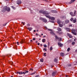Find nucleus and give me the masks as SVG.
<instances>
[{
    "instance_id": "nucleus-16",
    "label": "nucleus",
    "mask_w": 77,
    "mask_h": 77,
    "mask_svg": "<svg viewBox=\"0 0 77 77\" xmlns=\"http://www.w3.org/2000/svg\"><path fill=\"white\" fill-rule=\"evenodd\" d=\"M57 23L58 24H60L61 23H60V20L58 19L57 21Z\"/></svg>"
},
{
    "instance_id": "nucleus-22",
    "label": "nucleus",
    "mask_w": 77,
    "mask_h": 77,
    "mask_svg": "<svg viewBox=\"0 0 77 77\" xmlns=\"http://www.w3.org/2000/svg\"><path fill=\"white\" fill-rule=\"evenodd\" d=\"M24 40H21V41L20 42V44H23V43H24Z\"/></svg>"
},
{
    "instance_id": "nucleus-61",
    "label": "nucleus",
    "mask_w": 77,
    "mask_h": 77,
    "mask_svg": "<svg viewBox=\"0 0 77 77\" xmlns=\"http://www.w3.org/2000/svg\"><path fill=\"white\" fill-rule=\"evenodd\" d=\"M42 44H41V46H42Z\"/></svg>"
},
{
    "instance_id": "nucleus-43",
    "label": "nucleus",
    "mask_w": 77,
    "mask_h": 77,
    "mask_svg": "<svg viewBox=\"0 0 77 77\" xmlns=\"http://www.w3.org/2000/svg\"><path fill=\"white\" fill-rule=\"evenodd\" d=\"M35 72L33 73H32V74H30V75H33V74H35Z\"/></svg>"
},
{
    "instance_id": "nucleus-47",
    "label": "nucleus",
    "mask_w": 77,
    "mask_h": 77,
    "mask_svg": "<svg viewBox=\"0 0 77 77\" xmlns=\"http://www.w3.org/2000/svg\"><path fill=\"white\" fill-rule=\"evenodd\" d=\"M17 45H19V42H17Z\"/></svg>"
},
{
    "instance_id": "nucleus-20",
    "label": "nucleus",
    "mask_w": 77,
    "mask_h": 77,
    "mask_svg": "<svg viewBox=\"0 0 77 77\" xmlns=\"http://www.w3.org/2000/svg\"><path fill=\"white\" fill-rule=\"evenodd\" d=\"M61 18L62 19H65V18H66V17L65 16H61Z\"/></svg>"
},
{
    "instance_id": "nucleus-25",
    "label": "nucleus",
    "mask_w": 77,
    "mask_h": 77,
    "mask_svg": "<svg viewBox=\"0 0 77 77\" xmlns=\"http://www.w3.org/2000/svg\"><path fill=\"white\" fill-rule=\"evenodd\" d=\"M68 23H69V20H66V24Z\"/></svg>"
},
{
    "instance_id": "nucleus-57",
    "label": "nucleus",
    "mask_w": 77,
    "mask_h": 77,
    "mask_svg": "<svg viewBox=\"0 0 77 77\" xmlns=\"http://www.w3.org/2000/svg\"><path fill=\"white\" fill-rule=\"evenodd\" d=\"M45 36L44 35V36H43V38H45Z\"/></svg>"
},
{
    "instance_id": "nucleus-51",
    "label": "nucleus",
    "mask_w": 77,
    "mask_h": 77,
    "mask_svg": "<svg viewBox=\"0 0 77 77\" xmlns=\"http://www.w3.org/2000/svg\"><path fill=\"white\" fill-rule=\"evenodd\" d=\"M39 44H40V43H38V45H39Z\"/></svg>"
},
{
    "instance_id": "nucleus-38",
    "label": "nucleus",
    "mask_w": 77,
    "mask_h": 77,
    "mask_svg": "<svg viewBox=\"0 0 77 77\" xmlns=\"http://www.w3.org/2000/svg\"><path fill=\"white\" fill-rule=\"evenodd\" d=\"M44 47L45 48L47 47V45H44Z\"/></svg>"
},
{
    "instance_id": "nucleus-33",
    "label": "nucleus",
    "mask_w": 77,
    "mask_h": 77,
    "mask_svg": "<svg viewBox=\"0 0 77 77\" xmlns=\"http://www.w3.org/2000/svg\"><path fill=\"white\" fill-rule=\"evenodd\" d=\"M43 50L44 51L45 50V51H47V49H46V48H44L43 49Z\"/></svg>"
},
{
    "instance_id": "nucleus-42",
    "label": "nucleus",
    "mask_w": 77,
    "mask_h": 77,
    "mask_svg": "<svg viewBox=\"0 0 77 77\" xmlns=\"http://www.w3.org/2000/svg\"><path fill=\"white\" fill-rule=\"evenodd\" d=\"M77 40V39L76 38H75L74 39V41H75Z\"/></svg>"
},
{
    "instance_id": "nucleus-40",
    "label": "nucleus",
    "mask_w": 77,
    "mask_h": 77,
    "mask_svg": "<svg viewBox=\"0 0 77 77\" xmlns=\"http://www.w3.org/2000/svg\"><path fill=\"white\" fill-rule=\"evenodd\" d=\"M44 55L45 56H46V53H44Z\"/></svg>"
},
{
    "instance_id": "nucleus-54",
    "label": "nucleus",
    "mask_w": 77,
    "mask_h": 77,
    "mask_svg": "<svg viewBox=\"0 0 77 77\" xmlns=\"http://www.w3.org/2000/svg\"><path fill=\"white\" fill-rule=\"evenodd\" d=\"M36 35H37L38 36L39 35V34H37V33H36Z\"/></svg>"
},
{
    "instance_id": "nucleus-63",
    "label": "nucleus",
    "mask_w": 77,
    "mask_h": 77,
    "mask_svg": "<svg viewBox=\"0 0 77 77\" xmlns=\"http://www.w3.org/2000/svg\"><path fill=\"white\" fill-rule=\"evenodd\" d=\"M39 36H40V37H41V35H39Z\"/></svg>"
},
{
    "instance_id": "nucleus-64",
    "label": "nucleus",
    "mask_w": 77,
    "mask_h": 77,
    "mask_svg": "<svg viewBox=\"0 0 77 77\" xmlns=\"http://www.w3.org/2000/svg\"><path fill=\"white\" fill-rule=\"evenodd\" d=\"M11 77H13V76H11Z\"/></svg>"
},
{
    "instance_id": "nucleus-6",
    "label": "nucleus",
    "mask_w": 77,
    "mask_h": 77,
    "mask_svg": "<svg viewBox=\"0 0 77 77\" xmlns=\"http://www.w3.org/2000/svg\"><path fill=\"white\" fill-rule=\"evenodd\" d=\"M65 25V24H64V22H61V23L60 24H59V27H62L63 26V25Z\"/></svg>"
},
{
    "instance_id": "nucleus-23",
    "label": "nucleus",
    "mask_w": 77,
    "mask_h": 77,
    "mask_svg": "<svg viewBox=\"0 0 77 77\" xmlns=\"http://www.w3.org/2000/svg\"><path fill=\"white\" fill-rule=\"evenodd\" d=\"M42 42H45V39H43L42 40Z\"/></svg>"
},
{
    "instance_id": "nucleus-41",
    "label": "nucleus",
    "mask_w": 77,
    "mask_h": 77,
    "mask_svg": "<svg viewBox=\"0 0 77 77\" xmlns=\"http://www.w3.org/2000/svg\"><path fill=\"white\" fill-rule=\"evenodd\" d=\"M11 7L12 8H13V9H15V7H14L13 6H12Z\"/></svg>"
},
{
    "instance_id": "nucleus-45",
    "label": "nucleus",
    "mask_w": 77,
    "mask_h": 77,
    "mask_svg": "<svg viewBox=\"0 0 77 77\" xmlns=\"http://www.w3.org/2000/svg\"><path fill=\"white\" fill-rule=\"evenodd\" d=\"M48 30H49V31H51V29H48Z\"/></svg>"
},
{
    "instance_id": "nucleus-19",
    "label": "nucleus",
    "mask_w": 77,
    "mask_h": 77,
    "mask_svg": "<svg viewBox=\"0 0 77 77\" xmlns=\"http://www.w3.org/2000/svg\"><path fill=\"white\" fill-rule=\"evenodd\" d=\"M65 29L67 32H69V31L70 30V29H69V28H66Z\"/></svg>"
},
{
    "instance_id": "nucleus-52",
    "label": "nucleus",
    "mask_w": 77,
    "mask_h": 77,
    "mask_svg": "<svg viewBox=\"0 0 77 77\" xmlns=\"http://www.w3.org/2000/svg\"><path fill=\"white\" fill-rule=\"evenodd\" d=\"M57 33H59V34H60V33H59V32H57Z\"/></svg>"
},
{
    "instance_id": "nucleus-28",
    "label": "nucleus",
    "mask_w": 77,
    "mask_h": 77,
    "mask_svg": "<svg viewBox=\"0 0 77 77\" xmlns=\"http://www.w3.org/2000/svg\"><path fill=\"white\" fill-rule=\"evenodd\" d=\"M17 46H15L14 47V48H15V49L17 50Z\"/></svg>"
},
{
    "instance_id": "nucleus-37",
    "label": "nucleus",
    "mask_w": 77,
    "mask_h": 77,
    "mask_svg": "<svg viewBox=\"0 0 77 77\" xmlns=\"http://www.w3.org/2000/svg\"><path fill=\"white\" fill-rule=\"evenodd\" d=\"M75 14H76V11H75L74 12V15H75Z\"/></svg>"
},
{
    "instance_id": "nucleus-26",
    "label": "nucleus",
    "mask_w": 77,
    "mask_h": 77,
    "mask_svg": "<svg viewBox=\"0 0 77 77\" xmlns=\"http://www.w3.org/2000/svg\"><path fill=\"white\" fill-rule=\"evenodd\" d=\"M70 21H73L74 20V19L73 18H72L70 20Z\"/></svg>"
},
{
    "instance_id": "nucleus-5",
    "label": "nucleus",
    "mask_w": 77,
    "mask_h": 77,
    "mask_svg": "<svg viewBox=\"0 0 77 77\" xmlns=\"http://www.w3.org/2000/svg\"><path fill=\"white\" fill-rule=\"evenodd\" d=\"M55 38L56 39H58V41H59V42H60V41H62V39L61 38H59L58 37H57V35L55 36Z\"/></svg>"
},
{
    "instance_id": "nucleus-53",
    "label": "nucleus",
    "mask_w": 77,
    "mask_h": 77,
    "mask_svg": "<svg viewBox=\"0 0 77 77\" xmlns=\"http://www.w3.org/2000/svg\"><path fill=\"white\" fill-rule=\"evenodd\" d=\"M6 24L7 23H5V24H4L3 26H6Z\"/></svg>"
},
{
    "instance_id": "nucleus-27",
    "label": "nucleus",
    "mask_w": 77,
    "mask_h": 77,
    "mask_svg": "<svg viewBox=\"0 0 77 77\" xmlns=\"http://www.w3.org/2000/svg\"><path fill=\"white\" fill-rule=\"evenodd\" d=\"M32 27L29 28V31H31V30H32Z\"/></svg>"
},
{
    "instance_id": "nucleus-49",
    "label": "nucleus",
    "mask_w": 77,
    "mask_h": 77,
    "mask_svg": "<svg viewBox=\"0 0 77 77\" xmlns=\"http://www.w3.org/2000/svg\"><path fill=\"white\" fill-rule=\"evenodd\" d=\"M30 70H31V71H33V69H30Z\"/></svg>"
},
{
    "instance_id": "nucleus-3",
    "label": "nucleus",
    "mask_w": 77,
    "mask_h": 77,
    "mask_svg": "<svg viewBox=\"0 0 77 77\" xmlns=\"http://www.w3.org/2000/svg\"><path fill=\"white\" fill-rule=\"evenodd\" d=\"M29 71H25L24 72H17V74H25L26 73H27Z\"/></svg>"
},
{
    "instance_id": "nucleus-9",
    "label": "nucleus",
    "mask_w": 77,
    "mask_h": 77,
    "mask_svg": "<svg viewBox=\"0 0 77 77\" xmlns=\"http://www.w3.org/2000/svg\"><path fill=\"white\" fill-rule=\"evenodd\" d=\"M67 35L70 38H72V35H71L70 34L67 33Z\"/></svg>"
},
{
    "instance_id": "nucleus-35",
    "label": "nucleus",
    "mask_w": 77,
    "mask_h": 77,
    "mask_svg": "<svg viewBox=\"0 0 77 77\" xmlns=\"http://www.w3.org/2000/svg\"><path fill=\"white\" fill-rule=\"evenodd\" d=\"M71 64H68L67 66H71Z\"/></svg>"
},
{
    "instance_id": "nucleus-58",
    "label": "nucleus",
    "mask_w": 77,
    "mask_h": 77,
    "mask_svg": "<svg viewBox=\"0 0 77 77\" xmlns=\"http://www.w3.org/2000/svg\"><path fill=\"white\" fill-rule=\"evenodd\" d=\"M30 41H31V42H32V40H30Z\"/></svg>"
},
{
    "instance_id": "nucleus-44",
    "label": "nucleus",
    "mask_w": 77,
    "mask_h": 77,
    "mask_svg": "<svg viewBox=\"0 0 77 77\" xmlns=\"http://www.w3.org/2000/svg\"><path fill=\"white\" fill-rule=\"evenodd\" d=\"M69 27H72V24L69 25Z\"/></svg>"
},
{
    "instance_id": "nucleus-2",
    "label": "nucleus",
    "mask_w": 77,
    "mask_h": 77,
    "mask_svg": "<svg viewBox=\"0 0 77 77\" xmlns=\"http://www.w3.org/2000/svg\"><path fill=\"white\" fill-rule=\"evenodd\" d=\"M10 10H11V9L9 7H7V6H5L4 7L2 10V12H6V11L7 12H9Z\"/></svg>"
},
{
    "instance_id": "nucleus-32",
    "label": "nucleus",
    "mask_w": 77,
    "mask_h": 77,
    "mask_svg": "<svg viewBox=\"0 0 77 77\" xmlns=\"http://www.w3.org/2000/svg\"><path fill=\"white\" fill-rule=\"evenodd\" d=\"M50 50H51H51H53V48H52V46H51L50 47Z\"/></svg>"
},
{
    "instance_id": "nucleus-62",
    "label": "nucleus",
    "mask_w": 77,
    "mask_h": 77,
    "mask_svg": "<svg viewBox=\"0 0 77 77\" xmlns=\"http://www.w3.org/2000/svg\"><path fill=\"white\" fill-rule=\"evenodd\" d=\"M37 32H38V30H37Z\"/></svg>"
},
{
    "instance_id": "nucleus-18",
    "label": "nucleus",
    "mask_w": 77,
    "mask_h": 77,
    "mask_svg": "<svg viewBox=\"0 0 77 77\" xmlns=\"http://www.w3.org/2000/svg\"><path fill=\"white\" fill-rule=\"evenodd\" d=\"M57 30L59 32H60V31H62V29H61V28H57Z\"/></svg>"
},
{
    "instance_id": "nucleus-31",
    "label": "nucleus",
    "mask_w": 77,
    "mask_h": 77,
    "mask_svg": "<svg viewBox=\"0 0 77 77\" xmlns=\"http://www.w3.org/2000/svg\"><path fill=\"white\" fill-rule=\"evenodd\" d=\"M27 26L28 27V28H27V29H28V30H29V24H28L27 25Z\"/></svg>"
},
{
    "instance_id": "nucleus-56",
    "label": "nucleus",
    "mask_w": 77,
    "mask_h": 77,
    "mask_svg": "<svg viewBox=\"0 0 77 77\" xmlns=\"http://www.w3.org/2000/svg\"><path fill=\"white\" fill-rule=\"evenodd\" d=\"M34 32H36V30H34Z\"/></svg>"
},
{
    "instance_id": "nucleus-11",
    "label": "nucleus",
    "mask_w": 77,
    "mask_h": 77,
    "mask_svg": "<svg viewBox=\"0 0 77 77\" xmlns=\"http://www.w3.org/2000/svg\"><path fill=\"white\" fill-rule=\"evenodd\" d=\"M76 0H71V1L70 2H69V4H71V3H73L74 2H75Z\"/></svg>"
},
{
    "instance_id": "nucleus-39",
    "label": "nucleus",
    "mask_w": 77,
    "mask_h": 77,
    "mask_svg": "<svg viewBox=\"0 0 77 77\" xmlns=\"http://www.w3.org/2000/svg\"><path fill=\"white\" fill-rule=\"evenodd\" d=\"M22 24H23V25H24V24H25V23L23 22H21Z\"/></svg>"
},
{
    "instance_id": "nucleus-30",
    "label": "nucleus",
    "mask_w": 77,
    "mask_h": 77,
    "mask_svg": "<svg viewBox=\"0 0 77 77\" xmlns=\"http://www.w3.org/2000/svg\"><path fill=\"white\" fill-rule=\"evenodd\" d=\"M10 63H11V65H12L13 64V62L12 61L10 62Z\"/></svg>"
},
{
    "instance_id": "nucleus-15",
    "label": "nucleus",
    "mask_w": 77,
    "mask_h": 77,
    "mask_svg": "<svg viewBox=\"0 0 77 77\" xmlns=\"http://www.w3.org/2000/svg\"><path fill=\"white\" fill-rule=\"evenodd\" d=\"M70 14L71 15V16H72V17H74L75 16V15L73 14V13L72 12H71L70 13Z\"/></svg>"
},
{
    "instance_id": "nucleus-1",
    "label": "nucleus",
    "mask_w": 77,
    "mask_h": 77,
    "mask_svg": "<svg viewBox=\"0 0 77 77\" xmlns=\"http://www.w3.org/2000/svg\"><path fill=\"white\" fill-rule=\"evenodd\" d=\"M39 13L43 14H45L46 17L47 18H50L51 20H55V18H54V17H51L50 16L47 15H49V14H50V13H48V12H47V11H42V10H40L39 11Z\"/></svg>"
},
{
    "instance_id": "nucleus-14",
    "label": "nucleus",
    "mask_w": 77,
    "mask_h": 77,
    "mask_svg": "<svg viewBox=\"0 0 77 77\" xmlns=\"http://www.w3.org/2000/svg\"><path fill=\"white\" fill-rule=\"evenodd\" d=\"M51 13H57V11L54 10H51Z\"/></svg>"
},
{
    "instance_id": "nucleus-21",
    "label": "nucleus",
    "mask_w": 77,
    "mask_h": 77,
    "mask_svg": "<svg viewBox=\"0 0 77 77\" xmlns=\"http://www.w3.org/2000/svg\"><path fill=\"white\" fill-rule=\"evenodd\" d=\"M54 62H57V58H55L54 59Z\"/></svg>"
},
{
    "instance_id": "nucleus-8",
    "label": "nucleus",
    "mask_w": 77,
    "mask_h": 77,
    "mask_svg": "<svg viewBox=\"0 0 77 77\" xmlns=\"http://www.w3.org/2000/svg\"><path fill=\"white\" fill-rule=\"evenodd\" d=\"M58 44L59 46H60V47H63V45L60 42H58Z\"/></svg>"
},
{
    "instance_id": "nucleus-13",
    "label": "nucleus",
    "mask_w": 77,
    "mask_h": 77,
    "mask_svg": "<svg viewBox=\"0 0 77 77\" xmlns=\"http://www.w3.org/2000/svg\"><path fill=\"white\" fill-rule=\"evenodd\" d=\"M56 74V72H53L52 74V76H54Z\"/></svg>"
},
{
    "instance_id": "nucleus-60",
    "label": "nucleus",
    "mask_w": 77,
    "mask_h": 77,
    "mask_svg": "<svg viewBox=\"0 0 77 77\" xmlns=\"http://www.w3.org/2000/svg\"><path fill=\"white\" fill-rule=\"evenodd\" d=\"M37 42H38V41H36V43H37Z\"/></svg>"
},
{
    "instance_id": "nucleus-24",
    "label": "nucleus",
    "mask_w": 77,
    "mask_h": 77,
    "mask_svg": "<svg viewBox=\"0 0 77 77\" xmlns=\"http://www.w3.org/2000/svg\"><path fill=\"white\" fill-rule=\"evenodd\" d=\"M73 23H76V19L75 18L74 20H73Z\"/></svg>"
},
{
    "instance_id": "nucleus-4",
    "label": "nucleus",
    "mask_w": 77,
    "mask_h": 77,
    "mask_svg": "<svg viewBox=\"0 0 77 77\" xmlns=\"http://www.w3.org/2000/svg\"><path fill=\"white\" fill-rule=\"evenodd\" d=\"M76 31L74 29H72V33L74 35H77V33L75 32Z\"/></svg>"
},
{
    "instance_id": "nucleus-46",
    "label": "nucleus",
    "mask_w": 77,
    "mask_h": 77,
    "mask_svg": "<svg viewBox=\"0 0 77 77\" xmlns=\"http://www.w3.org/2000/svg\"><path fill=\"white\" fill-rule=\"evenodd\" d=\"M5 56H3L2 57V58H3V59H4V58H5Z\"/></svg>"
},
{
    "instance_id": "nucleus-36",
    "label": "nucleus",
    "mask_w": 77,
    "mask_h": 77,
    "mask_svg": "<svg viewBox=\"0 0 77 77\" xmlns=\"http://www.w3.org/2000/svg\"><path fill=\"white\" fill-rule=\"evenodd\" d=\"M72 44V45H74L75 44V42H73Z\"/></svg>"
},
{
    "instance_id": "nucleus-12",
    "label": "nucleus",
    "mask_w": 77,
    "mask_h": 77,
    "mask_svg": "<svg viewBox=\"0 0 77 77\" xmlns=\"http://www.w3.org/2000/svg\"><path fill=\"white\" fill-rule=\"evenodd\" d=\"M60 56H61L62 57H63L64 56H65V54L61 52L60 53Z\"/></svg>"
},
{
    "instance_id": "nucleus-48",
    "label": "nucleus",
    "mask_w": 77,
    "mask_h": 77,
    "mask_svg": "<svg viewBox=\"0 0 77 77\" xmlns=\"http://www.w3.org/2000/svg\"><path fill=\"white\" fill-rule=\"evenodd\" d=\"M39 77V75H37L36 76H35V77Z\"/></svg>"
},
{
    "instance_id": "nucleus-10",
    "label": "nucleus",
    "mask_w": 77,
    "mask_h": 77,
    "mask_svg": "<svg viewBox=\"0 0 77 77\" xmlns=\"http://www.w3.org/2000/svg\"><path fill=\"white\" fill-rule=\"evenodd\" d=\"M17 3L18 5H19L20 4H21V1L20 0H18L17 1Z\"/></svg>"
},
{
    "instance_id": "nucleus-55",
    "label": "nucleus",
    "mask_w": 77,
    "mask_h": 77,
    "mask_svg": "<svg viewBox=\"0 0 77 77\" xmlns=\"http://www.w3.org/2000/svg\"><path fill=\"white\" fill-rule=\"evenodd\" d=\"M66 77H67L68 76V75H66Z\"/></svg>"
},
{
    "instance_id": "nucleus-7",
    "label": "nucleus",
    "mask_w": 77,
    "mask_h": 77,
    "mask_svg": "<svg viewBox=\"0 0 77 77\" xmlns=\"http://www.w3.org/2000/svg\"><path fill=\"white\" fill-rule=\"evenodd\" d=\"M40 20H42L43 22H44V23H47V19H42V18H40Z\"/></svg>"
},
{
    "instance_id": "nucleus-34",
    "label": "nucleus",
    "mask_w": 77,
    "mask_h": 77,
    "mask_svg": "<svg viewBox=\"0 0 77 77\" xmlns=\"http://www.w3.org/2000/svg\"><path fill=\"white\" fill-rule=\"evenodd\" d=\"M40 61L41 62H43V59H41L40 60Z\"/></svg>"
},
{
    "instance_id": "nucleus-17",
    "label": "nucleus",
    "mask_w": 77,
    "mask_h": 77,
    "mask_svg": "<svg viewBox=\"0 0 77 77\" xmlns=\"http://www.w3.org/2000/svg\"><path fill=\"white\" fill-rule=\"evenodd\" d=\"M50 33H51V35H56L55 34H54V32H53V31H51L50 32Z\"/></svg>"
},
{
    "instance_id": "nucleus-29",
    "label": "nucleus",
    "mask_w": 77,
    "mask_h": 77,
    "mask_svg": "<svg viewBox=\"0 0 77 77\" xmlns=\"http://www.w3.org/2000/svg\"><path fill=\"white\" fill-rule=\"evenodd\" d=\"M69 50H70V48H69L67 50V51H69Z\"/></svg>"
},
{
    "instance_id": "nucleus-50",
    "label": "nucleus",
    "mask_w": 77,
    "mask_h": 77,
    "mask_svg": "<svg viewBox=\"0 0 77 77\" xmlns=\"http://www.w3.org/2000/svg\"><path fill=\"white\" fill-rule=\"evenodd\" d=\"M35 39H36V38H33V41H35Z\"/></svg>"
},
{
    "instance_id": "nucleus-59",
    "label": "nucleus",
    "mask_w": 77,
    "mask_h": 77,
    "mask_svg": "<svg viewBox=\"0 0 77 77\" xmlns=\"http://www.w3.org/2000/svg\"><path fill=\"white\" fill-rule=\"evenodd\" d=\"M41 35H42H42H43V34H42Z\"/></svg>"
}]
</instances>
